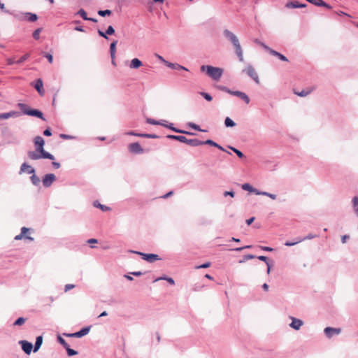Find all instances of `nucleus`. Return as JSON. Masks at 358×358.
I'll return each mask as SVG.
<instances>
[{"label":"nucleus","mask_w":358,"mask_h":358,"mask_svg":"<svg viewBox=\"0 0 358 358\" xmlns=\"http://www.w3.org/2000/svg\"><path fill=\"white\" fill-rule=\"evenodd\" d=\"M224 35L229 38L234 46L236 53L241 62L243 61V50L237 36L228 29L224 31Z\"/></svg>","instance_id":"1"},{"label":"nucleus","mask_w":358,"mask_h":358,"mask_svg":"<svg viewBox=\"0 0 358 358\" xmlns=\"http://www.w3.org/2000/svg\"><path fill=\"white\" fill-rule=\"evenodd\" d=\"M224 35L229 38L234 46L236 53L241 62L243 61V50L237 36L228 29L224 31Z\"/></svg>","instance_id":"2"},{"label":"nucleus","mask_w":358,"mask_h":358,"mask_svg":"<svg viewBox=\"0 0 358 358\" xmlns=\"http://www.w3.org/2000/svg\"><path fill=\"white\" fill-rule=\"evenodd\" d=\"M201 71L206 72L214 80H219L223 74V69L219 67H215L210 65H202L201 66Z\"/></svg>","instance_id":"3"},{"label":"nucleus","mask_w":358,"mask_h":358,"mask_svg":"<svg viewBox=\"0 0 358 358\" xmlns=\"http://www.w3.org/2000/svg\"><path fill=\"white\" fill-rule=\"evenodd\" d=\"M27 156L31 160H38L41 159H55V157L48 152H39L37 150L27 152Z\"/></svg>","instance_id":"4"},{"label":"nucleus","mask_w":358,"mask_h":358,"mask_svg":"<svg viewBox=\"0 0 358 358\" xmlns=\"http://www.w3.org/2000/svg\"><path fill=\"white\" fill-rule=\"evenodd\" d=\"M169 138H171V139H175V140H177L180 142H182V143H187L189 145H192V146H199V145H201V141L199 140V139H187L185 136H174V135H169L167 136Z\"/></svg>","instance_id":"5"},{"label":"nucleus","mask_w":358,"mask_h":358,"mask_svg":"<svg viewBox=\"0 0 358 358\" xmlns=\"http://www.w3.org/2000/svg\"><path fill=\"white\" fill-rule=\"evenodd\" d=\"M90 326L85 327L81 329L80 331L72 333V334H64V336L67 337H75V338H81L85 335H87L90 331Z\"/></svg>","instance_id":"6"},{"label":"nucleus","mask_w":358,"mask_h":358,"mask_svg":"<svg viewBox=\"0 0 358 358\" xmlns=\"http://www.w3.org/2000/svg\"><path fill=\"white\" fill-rule=\"evenodd\" d=\"M56 180V176L53 173L45 174L42 179L43 185L49 187Z\"/></svg>","instance_id":"7"},{"label":"nucleus","mask_w":358,"mask_h":358,"mask_svg":"<svg viewBox=\"0 0 358 358\" xmlns=\"http://www.w3.org/2000/svg\"><path fill=\"white\" fill-rule=\"evenodd\" d=\"M245 71L251 78H252L255 83H259V79L257 73L252 66H248L244 70Z\"/></svg>","instance_id":"8"},{"label":"nucleus","mask_w":358,"mask_h":358,"mask_svg":"<svg viewBox=\"0 0 358 358\" xmlns=\"http://www.w3.org/2000/svg\"><path fill=\"white\" fill-rule=\"evenodd\" d=\"M34 143L36 150H38L39 152H46L44 150L45 141L41 136H36L34 138Z\"/></svg>","instance_id":"9"},{"label":"nucleus","mask_w":358,"mask_h":358,"mask_svg":"<svg viewBox=\"0 0 358 358\" xmlns=\"http://www.w3.org/2000/svg\"><path fill=\"white\" fill-rule=\"evenodd\" d=\"M136 254L141 255L144 260H146L148 262H154L156 260L160 259L159 256L155 254H145L136 251Z\"/></svg>","instance_id":"10"},{"label":"nucleus","mask_w":358,"mask_h":358,"mask_svg":"<svg viewBox=\"0 0 358 358\" xmlns=\"http://www.w3.org/2000/svg\"><path fill=\"white\" fill-rule=\"evenodd\" d=\"M262 47L266 50L267 51H268V52L273 55V56H276L278 57L280 60L282 61H288V59H287V57L285 56H284L283 55H282L281 53L275 51V50H273L272 49H271L269 47H268L265 44H262Z\"/></svg>","instance_id":"11"},{"label":"nucleus","mask_w":358,"mask_h":358,"mask_svg":"<svg viewBox=\"0 0 358 358\" xmlns=\"http://www.w3.org/2000/svg\"><path fill=\"white\" fill-rule=\"evenodd\" d=\"M228 92L232 95L239 97L240 99L243 100L245 102V103H247V104H248L250 102V98L244 92H242L240 91H231V90H228Z\"/></svg>","instance_id":"12"},{"label":"nucleus","mask_w":358,"mask_h":358,"mask_svg":"<svg viewBox=\"0 0 358 358\" xmlns=\"http://www.w3.org/2000/svg\"><path fill=\"white\" fill-rule=\"evenodd\" d=\"M19 344L21 345L22 350L27 354L29 355L33 348V345L31 343H29L27 341H19Z\"/></svg>","instance_id":"13"},{"label":"nucleus","mask_w":358,"mask_h":358,"mask_svg":"<svg viewBox=\"0 0 358 358\" xmlns=\"http://www.w3.org/2000/svg\"><path fill=\"white\" fill-rule=\"evenodd\" d=\"M27 173L28 174H34L35 173V169L30 165L27 163H23L20 169V173Z\"/></svg>","instance_id":"14"},{"label":"nucleus","mask_w":358,"mask_h":358,"mask_svg":"<svg viewBox=\"0 0 358 358\" xmlns=\"http://www.w3.org/2000/svg\"><path fill=\"white\" fill-rule=\"evenodd\" d=\"M20 115V113L18 111L11 110L8 113H0V120H6L10 117H17Z\"/></svg>","instance_id":"15"},{"label":"nucleus","mask_w":358,"mask_h":358,"mask_svg":"<svg viewBox=\"0 0 358 358\" xmlns=\"http://www.w3.org/2000/svg\"><path fill=\"white\" fill-rule=\"evenodd\" d=\"M4 13L13 15L15 19L20 20V21L26 20V13H22V12L17 13L15 11H10V10H4Z\"/></svg>","instance_id":"16"},{"label":"nucleus","mask_w":358,"mask_h":358,"mask_svg":"<svg viewBox=\"0 0 358 358\" xmlns=\"http://www.w3.org/2000/svg\"><path fill=\"white\" fill-rule=\"evenodd\" d=\"M341 332V329L339 328L326 327L324 329V333L327 337L331 338L335 334H339Z\"/></svg>","instance_id":"17"},{"label":"nucleus","mask_w":358,"mask_h":358,"mask_svg":"<svg viewBox=\"0 0 358 358\" xmlns=\"http://www.w3.org/2000/svg\"><path fill=\"white\" fill-rule=\"evenodd\" d=\"M29 231V229L23 227L21 229V233L15 237V240H21L22 238H24L26 239H28L29 241H33L34 238L31 236H24V234Z\"/></svg>","instance_id":"18"},{"label":"nucleus","mask_w":358,"mask_h":358,"mask_svg":"<svg viewBox=\"0 0 358 358\" xmlns=\"http://www.w3.org/2000/svg\"><path fill=\"white\" fill-rule=\"evenodd\" d=\"M34 87L37 90V92L39 93V94L43 95L44 90L43 89V81L41 79H40V78L37 79L35 82Z\"/></svg>","instance_id":"19"},{"label":"nucleus","mask_w":358,"mask_h":358,"mask_svg":"<svg viewBox=\"0 0 358 358\" xmlns=\"http://www.w3.org/2000/svg\"><path fill=\"white\" fill-rule=\"evenodd\" d=\"M27 115L37 117L43 120H45L43 113L36 109H32L31 110L27 112Z\"/></svg>","instance_id":"20"},{"label":"nucleus","mask_w":358,"mask_h":358,"mask_svg":"<svg viewBox=\"0 0 358 358\" xmlns=\"http://www.w3.org/2000/svg\"><path fill=\"white\" fill-rule=\"evenodd\" d=\"M303 322L301 320L292 318V322L290 324L291 327L293 329L298 330L302 326Z\"/></svg>","instance_id":"21"},{"label":"nucleus","mask_w":358,"mask_h":358,"mask_svg":"<svg viewBox=\"0 0 358 358\" xmlns=\"http://www.w3.org/2000/svg\"><path fill=\"white\" fill-rule=\"evenodd\" d=\"M313 90V87L307 88L306 90H303L301 92H297L296 90L294 91V94L300 96H306L309 94Z\"/></svg>","instance_id":"22"},{"label":"nucleus","mask_w":358,"mask_h":358,"mask_svg":"<svg viewBox=\"0 0 358 358\" xmlns=\"http://www.w3.org/2000/svg\"><path fill=\"white\" fill-rule=\"evenodd\" d=\"M17 106L20 108V109L21 110L22 113L24 114V115H27V112L31 110L32 109L30 108L27 104L25 103H19L17 104Z\"/></svg>","instance_id":"23"},{"label":"nucleus","mask_w":358,"mask_h":358,"mask_svg":"<svg viewBox=\"0 0 358 358\" xmlns=\"http://www.w3.org/2000/svg\"><path fill=\"white\" fill-rule=\"evenodd\" d=\"M42 343H43L42 336H38L36 339L35 345L34 347V352H37L39 350V348H41V346L42 345Z\"/></svg>","instance_id":"24"},{"label":"nucleus","mask_w":358,"mask_h":358,"mask_svg":"<svg viewBox=\"0 0 358 358\" xmlns=\"http://www.w3.org/2000/svg\"><path fill=\"white\" fill-rule=\"evenodd\" d=\"M117 43V41H114L113 42L111 43L110 45V57H113L114 55H115Z\"/></svg>","instance_id":"25"},{"label":"nucleus","mask_w":358,"mask_h":358,"mask_svg":"<svg viewBox=\"0 0 358 358\" xmlns=\"http://www.w3.org/2000/svg\"><path fill=\"white\" fill-rule=\"evenodd\" d=\"M94 206L100 208L102 211H108L110 208L106 206L101 204L99 201H96L94 202Z\"/></svg>","instance_id":"26"},{"label":"nucleus","mask_w":358,"mask_h":358,"mask_svg":"<svg viewBox=\"0 0 358 358\" xmlns=\"http://www.w3.org/2000/svg\"><path fill=\"white\" fill-rule=\"evenodd\" d=\"M38 17L36 14L31 13H26V20L29 22H35L37 20Z\"/></svg>","instance_id":"27"},{"label":"nucleus","mask_w":358,"mask_h":358,"mask_svg":"<svg viewBox=\"0 0 358 358\" xmlns=\"http://www.w3.org/2000/svg\"><path fill=\"white\" fill-rule=\"evenodd\" d=\"M30 180L32 184L35 186H38L41 182L40 178L35 174V173L30 177Z\"/></svg>","instance_id":"28"},{"label":"nucleus","mask_w":358,"mask_h":358,"mask_svg":"<svg viewBox=\"0 0 358 358\" xmlns=\"http://www.w3.org/2000/svg\"><path fill=\"white\" fill-rule=\"evenodd\" d=\"M242 189L246 191H249L251 192H255L256 194L258 192L257 189H254L250 184L245 183L242 185Z\"/></svg>","instance_id":"29"},{"label":"nucleus","mask_w":358,"mask_h":358,"mask_svg":"<svg viewBox=\"0 0 358 358\" xmlns=\"http://www.w3.org/2000/svg\"><path fill=\"white\" fill-rule=\"evenodd\" d=\"M166 65L170 67V68H172V69H183V70H185V71H187V69L182 66H180L178 64H173V63H170V62H167Z\"/></svg>","instance_id":"30"},{"label":"nucleus","mask_w":358,"mask_h":358,"mask_svg":"<svg viewBox=\"0 0 358 358\" xmlns=\"http://www.w3.org/2000/svg\"><path fill=\"white\" fill-rule=\"evenodd\" d=\"M285 7L287 8H299V2L298 1H289L285 4Z\"/></svg>","instance_id":"31"},{"label":"nucleus","mask_w":358,"mask_h":358,"mask_svg":"<svg viewBox=\"0 0 358 358\" xmlns=\"http://www.w3.org/2000/svg\"><path fill=\"white\" fill-rule=\"evenodd\" d=\"M29 57H30V54L26 53L25 55L22 56L18 60L16 61V64H20L23 63L27 59H28Z\"/></svg>","instance_id":"32"},{"label":"nucleus","mask_w":358,"mask_h":358,"mask_svg":"<svg viewBox=\"0 0 358 358\" xmlns=\"http://www.w3.org/2000/svg\"><path fill=\"white\" fill-rule=\"evenodd\" d=\"M224 124L227 127H232L235 126L234 122L231 118H229L228 117L225 118Z\"/></svg>","instance_id":"33"},{"label":"nucleus","mask_w":358,"mask_h":358,"mask_svg":"<svg viewBox=\"0 0 358 358\" xmlns=\"http://www.w3.org/2000/svg\"><path fill=\"white\" fill-rule=\"evenodd\" d=\"M77 14L79 15L83 20H88V17L87 16V13L85 12V10L84 9H83V8L80 9Z\"/></svg>","instance_id":"34"},{"label":"nucleus","mask_w":358,"mask_h":358,"mask_svg":"<svg viewBox=\"0 0 358 358\" xmlns=\"http://www.w3.org/2000/svg\"><path fill=\"white\" fill-rule=\"evenodd\" d=\"M256 194H257V195H260V194L265 195V196H267L270 197L272 199H276V195L275 194H273L268 193V192H257Z\"/></svg>","instance_id":"35"},{"label":"nucleus","mask_w":358,"mask_h":358,"mask_svg":"<svg viewBox=\"0 0 358 358\" xmlns=\"http://www.w3.org/2000/svg\"><path fill=\"white\" fill-rule=\"evenodd\" d=\"M201 143H202L201 145H205L206 144V145H209L214 146L215 148L217 146H218V144L217 143L214 142L212 140H206V141H201Z\"/></svg>","instance_id":"36"},{"label":"nucleus","mask_w":358,"mask_h":358,"mask_svg":"<svg viewBox=\"0 0 358 358\" xmlns=\"http://www.w3.org/2000/svg\"><path fill=\"white\" fill-rule=\"evenodd\" d=\"M58 342L66 349L67 347H69V344L66 342V341L62 338L60 336H58L57 337Z\"/></svg>","instance_id":"37"},{"label":"nucleus","mask_w":358,"mask_h":358,"mask_svg":"<svg viewBox=\"0 0 358 358\" xmlns=\"http://www.w3.org/2000/svg\"><path fill=\"white\" fill-rule=\"evenodd\" d=\"M352 203H353V206L355 208V213L358 216V197L357 196H355L353 199H352Z\"/></svg>","instance_id":"38"},{"label":"nucleus","mask_w":358,"mask_h":358,"mask_svg":"<svg viewBox=\"0 0 358 358\" xmlns=\"http://www.w3.org/2000/svg\"><path fill=\"white\" fill-rule=\"evenodd\" d=\"M231 150H233L238 157L243 158L245 156L242 152H241L239 150L233 148V147H229Z\"/></svg>","instance_id":"39"},{"label":"nucleus","mask_w":358,"mask_h":358,"mask_svg":"<svg viewBox=\"0 0 358 358\" xmlns=\"http://www.w3.org/2000/svg\"><path fill=\"white\" fill-rule=\"evenodd\" d=\"M25 322V319L24 317L17 318L14 322L15 326H20L22 325Z\"/></svg>","instance_id":"40"},{"label":"nucleus","mask_w":358,"mask_h":358,"mask_svg":"<svg viewBox=\"0 0 358 358\" xmlns=\"http://www.w3.org/2000/svg\"><path fill=\"white\" fill-rule=\"evenodd\" d=\"M111 10H99L98 14L100 16L105 17L106 15H110L111 14Z\"/></svg>","instance_id":"41"},{"label":"nucleus","mask_w":358,"mask_h":358,"mask_svg":"<svg viewBox=\"0 0 358 358\" xmlns=\"http://www.w3.org/2000/svg\"><path fill=\"white\" fill-rule=\"evenodd\" d=\"M188 126L195 130H197V131H206L205 130H203L201 129H200L199 126L194 124V123H192V122H189L188 123Z\"/></svg>","instance_id":"42"},{"label":"nucleus","mask_w":358,"mask_h":358,"mask_svg":"<svg viewBox=\"0 0 358 358\" xmlns=\"http://www.w3.org/2000/svg\"><path fill=\"white\" fill-rule=\"evenodd\" d=\"M66 350L69 356H73L78 354L77 351L70 348L69 346L66 348Z\"/></svg>","instance_id":"43"},{"label":"nucleus","mask_w":358,"mask_h":358,"mask_svg":"<svg viewBox=\"0 0 358 358\" xmlns=\"http://www.w3.org/2000/svg\"><path fill=\"white\" fill-rule=\"evenodd\" d=\"M41 31V29L39 28V29H36L34 32H33V38L36 40H38L39 38V36H40V33Z\"/></svg>","instance_id":"44"},{"label":"nucleus","mask_w":358,"mask_h":358,"mask_svg":"<svg viewBox=\"0 0 358 358\" xmlns=\"http://www.w3.org/2000/svg\"><path fill=\"white\" fill-rule=\"evenodd\" d=\"M200 94L208 101H212L213 98L209 94L206 92H201Z\"/></svg>","instance_id":"45"},{"label":"nucleus","mask_w":358,"mask_h":358,"mask_svg":"<svg viewBox=\"0 0 358 358\" xmlns=\"http://www.w3.org/2000/svg\"><path fill=\"white\" fill-rule=\"evenodd\" d=\"M301 241H302V239H301V238H298V239L296 240V241H295V242H289V241H287V242L285 243V245L286 246H293V245H296V244H297V243H301Z\"/></svg>","instance_id":"46"},{"label":"nucleus","mask_w":358,"mask_h":358,"mask_svg":"<svg viewBox=\"0 0 358 358\" xmlns=\"http://www.w3.org/2000/svg\"><path fill=\"white\" fill-rule=\"evenodd\" d=\"M211 265L210 262H206L205 264H203L201 265H199V266H196L195 268L196 269H199V268H208L210 267Z\"/></svg>","instance_id":"47"},{"label":"nucleus","mask_w":358,"mask_h":358,"mask_svg":"<svg viewBox=\"0 0 358 358\" xmlns=\"http://www.w3.org/2000/svg\"><path fill=\"white\" fill-rule=\"evenodd\" d=\"M115 33V29L112 26H109L106 31V34L108 35H112Z\"/></svg>","instance_id":"48"},{"label":"nucleus","mask_w":358,"mask_h":358,"mask_svg":"<svg viewBox=\"0 0 358 358\" xmlns=\"http://www.w3.org/2000/svg\"><path fill=\"white\" fill-rule=\"evenodd\" d=\"M6 63L8 65L10 66L14 64H16V61L15 60L14 58L10 57V58L6 59Z\"/></svg>","instance_id":"49"},{"label":"nucleus","mask_w":358,"mask_h":358,"mask_svg":"<svg viewBox=\"0 0 358 358\" xmlns=\"http://www.w3.org/2000/svg\"><path fill=\"white\" fill-rule=\"evenodd\" d=\"M172 130L175 131L176 132H178V133H182V134H189V135H192L193 134L191 133V132H188V131H182V130H179V129H176L173 127H170Z\"/></svg>","instance_id":"50"},{"label":"nucleus","mask_w":358,"mask_h":358,"mask_svg":"<svg viewBox=\"0 0 358 358\" xmlns=\"http://www.w3.org/2000/svg\"><path fill=\"white\" fill-rule=\"evenodd\" d=\"M143 150L141 148V145L136 143V153H142Z\"/></svg>","instance_id":"51"},{"label":"nucleus","mask_w":358,"mask_h":358,"mask_svg":"<svg viewBox=\"0 0 358 358\" xmlns=\"http://www.w3.org/2000/svg\"><path fill=\"white\" fill-rule=\"evenodd\" d=\"M74 287H75L74 285H73V284H67L64 287V291L65 292H68L69 290H70L71 289H73Z\"/></svg>","instance_id":"52"},{"label":"nucleus","mask_w":358,"mask_h":358,"mask_svg":"<svg viewBox=\"0 0 358 358\" xmlns=\"http://www.w3.org/2000/svg\"><path fill=\"white\" fill-rule=\"evenodd\" d=\"M45 57H46L50 63L52 62L53 57L52 55L50 53H45L44 55Z\"/></svg>","instance_id":"53"},{"label":"nucleus","mask_w":358,"mask_h":358,"mask_svg":"<svg viewBox=\"0 0 358 358\" xmlns=\"http://www.w3.org/2000/svg\"><path fill=\"white\" fill-rule=\"evenodd\" d=\"M43 135L45 136H50L52 135V132L50 128H48L43 131Z\"/></svg>","instance_id":"54"},{"label":"nucleus","mask_w":358,"mask_h":358,"mask_svg":"<svg viewBox=\"0 0 358 358\" xmlns=\"http://www.w3.org/2000/svg\"><path fill=\"white\" fill-rule=\"evenodd\" d=\"M234 192L233 191H226L224 192V196H230L231 197H234Z\"/></svg>","instance_id":"55"},{"label":"nucleus","mask_w":358,"mask_h":358,"mask_svg":"<svg viewBox=\"0 0 358 358\" xmlns=\"http://www.w3.org/2000/svg\"><path fill=\"white\" fill-rule=\"evenodd\" d=\"M317 237V235H313L312 234H308L306 237L303 238H301L302 239V241H305V240H307V239H312V238H314Z\"/></svg>","instance_id":"56"},{"label":"nucleus","mask_w":358,"mask_h":358,"mask_svg":"<svg viewBox=\"0 0 358 358\" xmlns=\"http://www.w3.org/2000/svg\"><path fill=\"white\" fill-rule=\"evenodd\" d=\"M129 150L130 152H134V143H131L129 145Z\"/></svg>","instance_id":"57"},{"label":"nucleus","mask_w":358,"mask_h":358,"mask_svg":"<svg viewBox=\"0 0 358 358\" xmlns=\"http://www.w3.org/2000/svg\"><path fill=\"white\" fill-rule=\"evenodd\" d=\"M98 34L99 36L108 39V36H107V34H106V32H103L101 30H98Z\"/></svg>","instance_id":"58"},{"label":"nucleus","mask_w":358,"mask_h":358,"mask_svg":"<svg viewBox=\"0 0 358 358\" xmlns=\"http://www.w3.org/2000/svg\"><path fill=\"white\" fill-rule=\"evenodd\" d=\"M350 236L348 235H343L341 236V241L343 243H345L347 239H348Z\"/></svg>","instance_id":"59"},{"label":"nucleus","mask_w":358,"mask_h":358,"mask_svg":"<svg viewBox=\"0 0 358 358\" xmlns=\"http://www.w3.org/2000/svg\"><path fill=\"white\" fill-rule=\"evenodd\" d=\"M262 250H264V251H273V249L271 248H269V247H266V246H261L260 247Z\"/></svg>","instance_id":"60"},{"label":"nucleus","mask_w":358,"mask_h":358,"mask_svg":"<svg viewBox=\"0 0 358 358\" xmlns=\"http://www.w3.org/2000/svg\"><path fill=\"white\" fill-rule=\"evenodd\" d=\"M60 137L63 139H71L73 137L66 134H60Z\"/></svg>","instance_id":"61"},{"label":"nucleus","mask_w":358,"mask_h":358,"mask_svg":"<svg viewBox=\"0 0 358 358\" xmlns=\"http://www.w3.org/2000/svg\"><path fill=\"white\" fill-rule=\"evenodd\" d=\"M52 164L55 169H59L60 167V164L59 162H52Z\"/></svg>","instance_id":"62"},{"label":"nucleus","mask_w":358,"mask_h":358,"mask_svg":"<svg viewBox=\"0 0 358 358\" xmlns=\"http://www.w3.org/2000/svg\"><path fill=\"white\" fill-rule=\"evenodd\" d=\"M142 65L141 62L136 58V69L140 67Z\"/></svg>","instance_id":"63"},{"label":"nucleus","mask_w":358,"mask_h":358,"mask_svg":"<svg viewBox=\"0 0 358 358\" xmlns=\"http://www.w3.org/2000/svg\"><path fill=\"white\" fill-rule=\"evenodd\" d=\"M166 281L171 284V285H174L175 284V282H174V280L172 278H167L166 279Z\"/></svg>","instance_id":"64"}]
</instances>
